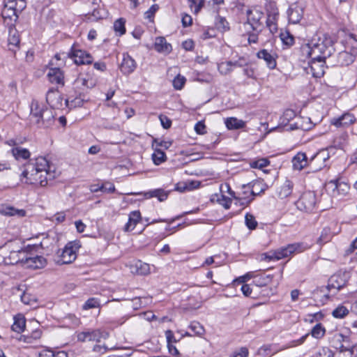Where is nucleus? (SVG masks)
Instances as JSON below:
<instances>
[{"mask_svg": "<svg viewBox=\"0 0 357 357\" xmlns=\"http://www.w3.org/2000/svg\"><path fill=\"white\" fill-rule=\"evenodd\" d=\"M99 307H100L99 300L96 298H90L83 305L82 308H83V310H89V309Z\"/></svg>", "mask_w": 357, "mask_h": 357, "instance_id": "nucleus-56", "label": "nucleus"}, {"mask_svg": "<svg viewBox=\"0 0 357 357\" xmlns=\"http://www.w3.org/2000/svg\"><path fill=\"white\" fill-rule=\"evenodd\" d=\"M49 81L52 84L64 85V76L59 68H51L47 75Z\"/></svg>", "mask_w": 357, "mask_h": 357, "instance_id": "nucleus-23", "label": "nucleus"}, {"mask_svg": "<svg viewBox=\"0 0 357 357\" xmlns=\"http://www.w3.org/2000/svg\"><path fill=\"white\" fill-rule=\"evenodd\" d=\"M136 271L139 275H147L150 273L149 264L138 261L135 264Z\"/></svg>", "mask_w": 357, "mask_h": 357, "instance_id": "nucleus-51", "label": "nucleus"}, {"mask_svg": "<svg viewBox=\"0 0 357 357\" xmlns=\"http://www.w3.org/2000/svg\"><path fill=\"white\" fill-rule=\"evenodd\" d=\"M3 4L2 17L15 22L18 18V13L26 8V0H4Z\"/></svg>", "mask_w": 357, "mask_h": 357, "instance_id": "nucleus-6", "label": "nucleus"}, {"mask_svg": "<svg viewBox=\"0 0 357 357\" xmlns=\"http://www.w3.org/2000/svg\"><path fill=\"white\" fill-rule=\"evenodd\" d=\"M60 96L56 90L51 89L47 91L46 95V101L51 107L54 108L58 107V100Z\"/></svg>", "mask_w": 357, "mask_h": 357, "instance_id": "nucleus-37", "label": "nucleus"}, {"mask_svg": "<svg viewBox=\"0 0 357 357\" xmlns=\"http://www.w3.org/2000/svg\"><path fill=\"white\" fill-rule=\"evenodd\" d=\"M11 153L15 160H26L30 158L31 153L27 149L16 146L11 149Z\"/></svg>", "mask_w": 357, "mask_h": 357, "instance_id": "nucleus-33", "label": "nucleus"}, {"mask_svg": "<svg viewBox=\"0 0 357 357\" xmlns=\"http://www.w3.org/2000/svg\"><path fill=\"white\" fill-rule=\"evenodd\" d=\"M277 14L268 15L266 21V26L268 28L271 33H274L278 31V26L276 24Z\"/></svg>", "mask_w": 357, "mask_h": 357, "instance_id": "nucleus-46", "label": "nucleus"}, {"mask_svg": "<svg viewBox=\"0 0 357 357\" xmlns=\"http://www.w3.org/2000/svg\"><path fill=\"white\" fill-rule=\"evenodd\" d=\"M349 342V337L344 336L341 333L335 334L331 340V345L333 348L339 351L342 348H344L346 343Z\"/></svg>", "mask_w": 357, "mask_h": 357, "instance_id": "nucleus-28", "label": "nucleus"}, {"mask_svg": "<svg viewBox=\"0 0 357 357\" xmlns=\"http://www.w3.org/2000/svg\"><path fill=\"white\" fill-rule=\"evenodd\" d=\"M0 213L6 216H16L22 218L26 215V211L18 209L6 204H0Z\"/></svg>", "mask_w": 357, "mask_h": 357, "instance_id": "nucleus-21", "label": "nucleus"}, {"mask_svg": "<svg viewBox=\"0 0 357 357\" xmlns=\"http://www.w3.org/2000/svg\"><path fill=\"white\" fill-rule=\"evenodd\" d=\"M189 328L197 335L201 336L205 332V330H204V328L203 327V326L197 321L191 322L189 326Z\"/></svg>", "mask_w": 357, "mask_h": 357, "instance_id": "nucleus-54", "label": "nucleus"}, {"mask_svg": "<svg viewBox=\"0 0 357 357\" xmlns=\"http://www.w3.org/2000/svg\"><path fill=\"white\" fill-rule=\"evenodd\" d=\"M215 25L221 31H226L229 29V22L223 17L218 15L215 18Z\"/></svg>", "mask_w": 357, "mask_h": 357, "instance_id": "nucleus-47", "label": "nucleus"}, {"mask_svg": "<svg viewBox=\"0 0 357 357\" xmlns=\"http://www.w3.org/2000/svg\"><path fill=\"white\" fill-rule=\"evenodd\" d=\"M259 59H264L269 68L273 69L276 66V61L273 56L269 53L266 50H260L257 53Z\"/></svg>", "mask_w": 357, "mask_h": 357, "instance_id": "nucleus-34", "label": "nucleus"}, {"mask_svg": "<svg viewBox=\"0 0 357 357\" xmlns=\"http://www.w3.org/2000/svg\"><path fill=\"white\" fill-rule=\"evenodd\" d=\"M268 165L269 161L266 158H260L250 162V167L252 168H257L259 169H262L264 167L268 166Z\"/></svg>", "mask_w": 357, "mask_h": 357, "instance_id": "nucleus-58", "label": "nucleus"}, {"mask_svg": "<svg viewBox=\"0 0 357 357\" xmlns=\"http://www.w3.org/2000/svg\"><path fill=\"white\" fill-rule=\"evenodd\" d=\"M293 189V183L290 181H286L277 190L279 198L284 199L289 197Z\"/></svg>", "mask_w": 357, "mask_h": 357, "instance_id": "nucleus-32", "label": "nucleus"}, {"mask_svg": "<svg viewBox=\"0 0 357 357\" xmlns=\"http://www.w3.org/2000/svg\"><path fill=\"white\" fill-rule=\"evenodd\" d=\"M225 125L229 130H236L243 128L245 122L236 117H229L225 120Z\"/></svg>", "mask_w": 357, "mask_h": 357, "instance_id": "nucleus-36", "label": "nucleus"}, {"mask_svg": "<svg viewBox=\"0 0 357 357\" xmlns=\"http://www.w3.org/2000/svg\"><path fill=\"white\" fill-rule=\"evenodd\" d=\"M215 196L217 197V202H218L220 205L224 206L226 209L229 208L231 200L229 197L222 194L216 195Z\"/></svg>", "mask_w": 357, "mask_h": 357, "instance_id": "nucleus-60", "label": "nucleus"}, {"mask_svg": "<svg viewBox=\"0 0 357 357\" xmlns=\"http://www.w3.org/2000/svg\"><path fill=\"white\" fill-rule=\"evenodd\" d=\"M328 188H331L333 194H340V191H345L348 189V186L345 183H339L337 181H331L328 184Z\"/></svg>", "mask_w": 357, "mask_h": 357, "instance_id": "nucleus-42", "label": "nucleus"}, {"mask_svg": "<svg viewBox=\"0 0 357 357\" xmlns=\"http://www.w3.org/2000/svg\"><path fill=\"white\" fill-rule=\"evenodd\" d=\"M314 125L308 117L297 118L296 121V128H300L303 130H309L313 128Z\"/></svg>", "mask_w": 357, "mask_h": 357, "instance_id": "nucleus-40", "label": "nucleus"}, {"mask_svg": "<svg viewBox=\"0 0 357 357\" xmlns=\"http://www.w3.org/2000/svg\"><path fill=\"white\" fill-rule=\"evenodd\" d=\"M154 48L158 52L165 54L170 53L172 50L171 44L168 43L165 38L162 36L155 38Z\"/></svg>", "mask_w": 357, "mask_h": 357, "instance_id": "nucleus-24", "label": "nucleus"}, {"mask_svg": "<svg viewBox=\"0 0 357 357\" xmlns=\"http://www.w3.org/2000/svg\"><path fill=\"white\" fill-rule=\"evenodd\" d=\"M332 238L331 231L329 227H324L321 233L319 238L317 240V243L319 244H324L328 242Z\"/></svg>", "mask_w": 357, "mask_h": 357, "instance_id": "nucleus-49", "label": "nucleus"}, {"mask_svg": "<svg viewBox=\"0 0 357 357\" xmlns=\"http://www.w3.org/2000/svg\"><path fill=\"white\" fill-rule=\"evenodd\" d=\"M356 118L353 114L347 112L338 118H333L331 120V123L337 128L349 126L353 124Z\"/></svg>", "mask_w": 357, "mask_h": 357, "instance_id": "nucleus-18", "label": "nucleus"}, {"mask_svg": "<svg viewBox=\"0 0 357 357\" xmlns=\"http://www.w3.org/2000/svg\"><path fill=\"white\" fill-rule=\"evenodd\" d=\"M349 278V274L347 272H339L332 275L328 281V289H335L339 291L343 288L347 283Z\"/></svg>", "mask_w": 357, "mask_h": 357, "instance_id": "nucleus-14", "label": "nucleus"}, {"mask_svg": "<svg viewBox=\"0 0 357 357\" xmlns=\"http://www.w3.org/2000/svg\"><path fill=\"white\" fill-rule=\"evenodd\" d=\"M300 248L298 244H289L286 247L278 249L277 250L270 251L260 254L257 258L259 261H271L279 260L289 257L295 253Z\"/></svg>", "mask_w": 357, "mask_h": 357, "instance_id": "nucleus-5", "label": "nucleus"}, {"mask_svg": "<svg viewBox=\"0 0 357 357\" xmlns=\"http://www.w3.org/2000/svg\"><path fill=\"white\" fill-rule=\"evenodd\" d=\"M347 138V135L346 133H342L340 136L334 139L332 146L336 149H341L343 144L346 142Z\"/></svg>", "mask_w": 357, "mask_h": 357, "instance_id": "nucleus-59", "label": "nucleus"}, {"mask_svg": "<svg viewBox=\"0 0 357 357\" xmlns=\"http://www.w3.org/2000/svg\"><path fill=\"white\" fill-rule=\"evenodd\" d=\"M280 38L282 44L287 48L291 47L294 43V38L289 31H282L280 34Z\"/></svg>", "mask_w": 357, "mask_h": 357, "instance_id": "nucleus-44", "label": "nucleus"}, {"mask_svg": "<svg viewBox=\"0 0 357 357\" xmlns=\"http://www.w3.org/2000/svg\"><path fill=\"white\" fill-rule=\"evenodd\" d=\"M355 60V56L347 52L342 51L338 54L337 62L341 66H349Z\"/></svg>", "mask_w": 357, "mask_h": 357, "instance_id": "nucleus-35", "label": "nucleus"}, {"mask_svg": "<svg viewBox=\"0 0 357 357\" xmlns=\"http://www.w3.org/2000/svg\"><path fill=\"white\" fill-rule=\"evenodd\" d=\"M247 20L243 23L245 31H262L264 13L257 8H252L246 11Z\"/></svg>", "mask_w": 357, "mask_h": 357, "instance_id": "nucleus-3", "label": "nucleus"}, {"mask_svg": "<svg viewBox=\"0 0 357 357\" xmlns=\"http://www.w3.org/2000/svg\"><path fill=\"white\" fill-rule=\"evenodd\" d=\"M316 204V196L313 192H304L296 202V207L301 211H311Z\"/></svg>", "mask_w": 357, "mask_h": 357, "instance_id": "nucleus-10", "label": "nucleus"}, {"mask_svg": "<svg viewBox=\"0 0 357 357\" xmlns=\"http://www.w3.org/2000/svg\"><path fill=\"white\" fill-rule=\"evenodd\" d=\"M68 55L73 59L75 63L77 65L90 64L93 62V57L89 53L75 47H72Z\"/></svg>", "mask_w": 357, "mask_h": 357, "instance_id": "nucleus-15", "label": "nucleus"}, {"mask_svg": "<svg viewBox=\"0 0 357 357\" xmlns=\"http://www.w3.org/2000/svg\"><path fill=\"white\" fill-rule=\"evenodd\" d=\"M14 322L11 326L12 331L20 333H22L26 326V319L24 317L18 314L13 317Z\"/></svg>", "mask_w": 357, "mask_h": 357, "instance_id": "nucleus-29", "label": "nucleus"}, {"mask_svg": "<svg viewBox=\"0 0 357 357\" xmlns=\"http://www.w3.org/2000/svg\"><path fill=\"white\" fill-rule=\"evenodd\" d=\"M329 158L328 150L322 149L311 158L309 165L313 171H319L328 165Z\"/></svg>", "mask_w": 357, "mask_h": 357, "instance_id": "nucleus-9", "label": "nucleus"}, {"mask_svg": "<svg viewBox=\"0 0 357 357\" xmlns=\"http://www.w3.org/2000/svg\"><path fill=\"white\" fill-rule=\"evenodd\" d=\"M301 51L306 58L326 59L335 52L334 41L330 36L321 34L313 38L310 43L303 45Z\"/></svg>", "mask_w": 357, "mask_h": 357, "instance_id": "nucleus-1", "label": "nucleus"}, {"mask_svg": "<svg viewBox=\"0 0 357 357\" xmlns=\"http://www.w3.org/2000/svg\"><path fill=\"white\" fill-rule=\"evenodd\" d=\"M80 247L79 241H71L67 243L59 256L60 259L58 260V263L68 264L74 261L77 258V251Z\"/></svg>", "mask_w": 357, "mask_h": 357, "instance_id": "nucleus-7", "label": "nucleus"}, {"mask_svg": "<svg viewBox=\"0 0 357 357\" xmlns=\"http://www.w3.org/2000/svg\"><path fill=\"white\" fill-rule=\"evenodd\" d=\"M166 155L164 151L158 148L155 149L154 153L152 154V159L153 163L156 165H159L166 160Z\"/></svg>", "mask_w": 357, "mask_h": 357, "instance_id": "nucleus-45", "label": "nucleus"}, {"mask_svg": "<svg viewBox=\"0 0 357 357\" xmlns=\"http://www.w3.org/2000/svg\"><path fill=\"white\" fill-rule=\"evenodd\" d=\"M232 61H224L218 64V70L222 75H227L233 71Z\"/></svg>", "mask_w": 357, "mask_h": 357, "instance_id": "nucleus-43", "label": "nucleus"}, {"mask_svg": "<svg viewBox=\"0 0 357 357\" xmlns=\"http://www.w3.org/2000/svg\"><path fill=\"white\" fill-rule=\"evenodd\" d=\"M325 60L326 59H313L309 61L310 70L313 77H321L325 73Z\"/></svg>", "mask_w": 357, "mask_h": 357, "instance_id": "nucleus-20", "label": "nucleus"}, {"mask_svg": "<svg viewBox=\"0 0 357 357\" xmlns=\"http://www.w3.org/2000/svg\"><path fill=\"white\" fill-rule=\"evenodd\" d=\"M141 219V213L139 211H132L129 214L128 221L125 225L124 231H132L136 227L137 224L140 222Z\"/></svg>", "mask_w": 357, "mask_h": 357, "instance_id": "nucleus-26", "label": "nucleus"}, {"mask_svg": "<svg viewBox=\"0 0 357 357\" xmlns=\"http://www.w3.org/2000/svg\"><path fill=\"white\" fill-rule=\"evenodd\" d=\"M54 115L52 110L47 107L44 108L40 116V127H47L53 121Z\"/></svg>", "mask_w": 357, "mask_h": 357, "instance_id": "nucleus-39", "label": "nucleus"}, {"mask_svg": "<svg viewBox=\"0 0 357 357\" xmlns=\"http://www.w3.org/2000/svg\"><path fill=\"white\" fill-rule=\"evenodd\" d=\"M86 94L84 93V89L82 91L73 89L70 91L66 100V105L70 108L82 107L85 101H87Z\"/></svg>", "mask_w": 357, "mask_h": 357, "instance_id": "nucleus-11", "label": "nucleus"}, {"mask_svg": "<svg viewBox=\"0 0 357 357\" xmlns=\"http://www.w3.org/2000/svg\"><path fill=\"white\" fill-rule=\"evenodd\" d=\"M26 255L24 250H15L10 244L0 247V264L14 265L21 264Z\"/></svg>", "mask_w": 357, "mask_h": 357, "instance_id": "nucleus-2", "label": "nucleus"}, {"mask_svg": "<svg viewBox=\"0 0 357 357\" xmlns=\"http://www.w3.org/2000/svg\"><path fill=\"white\" fill-rule=\"evenodd\" d=\"M245 225L249 229L253 230L257 227V222L255 220L254 215L247 213L245 216Z\"/></svg>", "mask_w": 357, "mask_h": 357, "instance_id": "nucleus-55", "label": "nucleus"}, {"mask_svg": "<svg viewBox=\"0 0 357 357\" xmlns=\"http://www.w3.org/2000/svg\"><path fill=\"white\" fill-rule=\"evenodd\" d=\"M189 6L195 13L199 12L203 6L202 0H188Z\"/></svg>", "mask_w": 357, "mask_h": 357, "instance_id": "nucleus-61", "label": "nucleus"}, {"mask_svg": "<svg viewBox=\"0 0 357 357\" xmlns=\"http://www.w3.org/2000/svg\"><path fill=\"white\" fill-rule=\"evenodd\" d=\"M109 333L100 329H87L77 334V339L79 342H100L101 339H107Z\"/></svg>", "mask_w": 357, "mask_h": 357, "instance_id": "nucleus-8", "label": "nucleus"}, {"mask_svg": "<svg viewBox=\"0 0 357 357\" xmlns=\"http://www.w3.org/2000/svg\"><path fill=\"white\" fill-rule=\"evenodd\" d=\"M42 331L39 329L34 330L30 335L24 336V341L27 343H33V340H37L40 338Z\"/></svg>", "mask_w": 357, "mask_h": 357, "instance_id": "nucleus-57", "label": "nucleus"}, {"mask_svg": "<svg viewBox=\"0 0 357 357\" xmlns=\"http://www.w3.org/2000/svg\"><path fill=\"white\" fill-rule=\"evenodd\" d=\"M249 354L248 349L246 347H241L234 351L230 357H248Z\"/></svg>", "mask_w": 357, "mask_h": 357, "instance_id": "nucleus-64", "label": "nucleus"}, {"mask_svg": "<svg viewBox=\"0 0 357 357\" xmlns=\"http://www.w3.org/2000/svg\"><path fill=\"white\" fill-rule=\"evenodd\" d=\"M47 261L42 256H33L26 251V255L22 261L21 264L27 268L38 269L42 268L46 265Z\"/></svg>", "mask_w": 357, "mask_h": 357, "instance_id": "nucleus-13", "label": "nucleus"}, {"mask_svg": "<svg viewBox=\"0 0 357 357\" xmlns=\"http://www.w3.org/2000/svg\"><path fill=\"white\" fill-rule=\"evenodd\" d=\"M349 313L347 308L343 305H339L332 312L334 317L342 319L347 316Z\"/></svg>", "mask_w": 357, "mask_h": 357, "instance_id": "nucleus-53", "label": "nucleus"}, {"mask_svg": "<svg viewBox=\"0 0 357 357\" xmlns=\"http://www.w3.org/2000/svg\"><path fill=\"white\" fill-rule=\"evenodd\" d=\"M337 357H357V344L353 345L350 341L344 345V348L337 353Z\"/></svg>", "mask_w": 357, "mask_h": 357, "instance_id": "nucleus-27", "label": "nucleus"}, {"mask_svg": "<svg viewBox=\"0 0 357 357\" xmlns=\"http://www.w3.org/2000/svg\"><path fill=\"white\" fill-rule=\"evenodd\" d=\"M20 36L17 30L15 29H10L8 38V45L10 46L9 49L13 50L10 46L17 47L20 44Z\"/></svg>", "mask_w": 357, "mask_h": 357, "instance_id": "nucleus-41", "label": "nucleus"}, {"mask_svg": "<svg viewBox=\"0 0 357 357\" xmlns=\"http://www.w3.org/2000/svg\"><path fill=\"white\" fill-rule=\"evenodd\" d=\"M40 357H68L65 351H54L52 350H44L40 354Z\"/></svg>", "mask_w": 357, "mask_h": 357, "instance_id": "nucleus-52", "label": "nucleus"}, {"mask_svg": "<svg viewBox=\"0 0 357 357\" xmlns=\"http://www.w3.org/2000/svg\"><path fill=\"white\" fill-rule=\"evenodd\" d=\"M266 184L261 181H256L252 185V190L251 191V195L252 197L250 199L248 197H236L235 192L233 191H229V195L232 196L234 199L239 201L240 204L241 206H247L254 199V197L261 193L264 192L266 190Z\"/></svg>", "mask_w": 357, "mask_h": 357, "instance_id": "nucleus-12", "label": "nucleus"}, {"mask_svg": "<svg viewBox=\"0 0 357 357\" xmlns=\"http://www.w3.org/2000/svg\"><path fill=\"white\" fill-rule=\"evenodd\" d=\"M93 85L92 80L84 76L78 77L73 83V89L82 91L84 89V93H86L88 89Z\"/></svg>", "mask_w": 357, "mask_h": 357, "instance_id": "nucleus-25", "label": "nucleus"}, {"mask_svg": "<svg viewBox=\"0 0 357 357\" xmlns=\"http://www.w3.org/2000/svg\"><path fill=\"white\" fill-rule=\"evenodd\" d=\"M22 173V181L28 184L45 186L47 184L48 178L36 169L35 166L31 164H26Z\"/></svg>", "mask_w": 357, "mask_h": 357, "instance_id": "nucleus-4", "label": "nucleus"}, {"mask_svg": "<svg viewBox=\"0 0 357 357\" xmlns=\"http://www.w3.org/2000/svg\"><path fill=\"white\" fill-rule=\"evenodd\" d=\"M325 328L321 324H317L311 330V335L316 338L320 339L325 335Z\"/></svg>", "mask_w": 357, "mask_h": 357, "instance_id": "nucleus-48", "label": "nucleus"}, {"mask_svg": "<svg viewBox=\"0 0 357 357\" xmlns=\"http://www.w3.org/2000/svg\"><path fill=\"white\" fill-rule=\"evenodd\" d=\"M294 169L301 170L307 165V156L304 153H298L292 160Z\"/></svg>", "mask_w": 357, "mask_h": 357, "instance_id": "nucleus-30", "label": "nucleus"}, {"mask_svg": "<svg viewBox=\"0 0 357 357\" xmlns=\"http://www.w3.org/2000/svg\"><path fill=\"white\" fill-rule=\"evenodd\" d=\"M125 23L126 20L123 18H119L114 22V30L116 33L122 36L126 33Z\"/></svg>", "mask_w": 357, "mask_h": 357, "instance_id": "nucleus-50", "label": "nucleus"}, {"mask_svg": "<svg viewBox=\"0 0 357 357\" xmlns=\"http://www.w3.org/2000/svg\"><path fill=\"white\" fill-rule=\"evenodd\" d=\"M136 67L135 61L128 54L124 53L120 65L121 71L125 75H129L135 70Z\"/></svg>", "mask_w": 357, "mask_h": 357, "instance_id": "nucleus-17", "label": "nucleus"}, {"mask_svg": "<svg viewBox=\"0 0 357 357\" xmlns=\"http://www.w3.org/2000/svg\"><path fill=\"white\" fill-rule=\"evenodd\" d=\"M144 196L146 198L157 197L160 202H163L167 199L168 193L164 190L158 188L145 192Z\"/></svg>", "mask_w": 357, "mask_h": 357, "instance_id": "nucleus-38", "label": "nucleus"}, {"mask_svg": "<svg viewBox=\"0 0 357 357\" xmlns=\"http://www.w3.org/2000/svg\"><path fill=\"white\" fill-rule=\"evenodd\" d=\"M37 100H33L31 105L30 121L31 123L36 124L40 128V116L44 109Z\"/></svg>", "mask_w": 357, "mask_h": 357, "instance_id": "nucleus-16", "label": "nucleus"}, {"mask_svg": "<svg viewBox=\"0 0 357 357\" xmlns=\"http://www.w3.org/2000/svg\"><path fill=\"white\" fill-rule=\"evenodd\" d=\"M273 275L261 274L254 277L253 284L256 287H263L268 285L273 280Z\"/></svg>", "mask_w": 357, "mask_h": 357, "instance_id": "nucleus-31", "label": "nucleus"}, {"mask_svg": "<svg viewBox=\"0 0 357 357\" xmlns=\"http://www.w3.org/2000/svg\"><path fill=\"white\" fill-rule=\"evenodd\" d=\"M289 22L292 24L299 23L303 15V8L297 4L290 6L287 10Z\"/></svg>", "mask_w": 357, "mask_h": 357, "instance_id": "nucleus-19", "label": "nucleus"}, {"mask_svg": "<svg viewBox=\"0 0 357 357\" xmlns=\"http://www.w3.org/2000/svg\"><path fill=\"white\" fill-rule=\"evenodd\" d=\"M27 164H31L35 166L36 169L39 171L41 174L43 173L47 177V176H50V174L49 173L50 167L47 160L44 157H38L34 161L31 160L27 162Z\"/></svg>", "mask_w": 357, "mask_h": 357, "instance_id": "nucleus-22", "label": "nucleus"}, {"mask_svg": "<svg viewBox=\"0 0 357 357\" xmlns=\"http://www.w3.org/2000/svg\"><path fill=\"white\" fill-rule=\"evenodd\" d=\"M186 79L185 77L181 76V75H178L176 77H174L173 80V86L174 89L177 90H180L183 88L185 83Z\"/></svg>", "mask_w": 357, "mask_h": 357, "instance_id": "nucleus-62", "label": "nucleus"}, {"mask_svg": "<svg viewBox=\"0 0 357 357\" xmlns=\"http://www.w3.org/2000/svg\"><path fill=\"white\" fill-rule=\"evenodd\" d=\"M159 9V6L157 4H153L151 6V8L144 13L145 18L152 20L154 17L155 13Z\"/></svg>", "mask_w": 357, "mask_h": 357, "instance_id": "nucleus-63", "label": "nucleus"}]
</instances>
